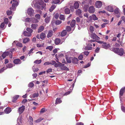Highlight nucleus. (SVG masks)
Here are the masks:
<instances>
[{
	"label": "nucleus",
	"mask_w": 125,
	"mask_h": 125,
	"mask_svg": "<svg viewBox=\"0 0 125 125\" xmlns=\"http://www.w3.org/2000/svg\"><path fill=\"white\" fill-rule=\"evenodd\" d=\"M29 120L30 121V124L31 125H32L33 124V119L32 118L31 116H30L29 118Z\"/></svg>",
	"instance_id": "obj_30"
},
{
	"label": "nucleus",
	"mask_w": 125,
	"mask_h": 125,
	"mask_svg": "<svg viewBox=\"0 0 125 125\" xmlns=\"http://www.w3.org/2000/svg\"><path fill=\"white\" fill-rule=\"evenodd\" d=\"M5 26L4 23V22L2 23L0 25V28L1 29H3Z\"/></svg>",
	"instance_id": "obj_57"
},
{
	"label": "nucleus",
	"mask_w": 125,
	"mask_h": 125,
	"mask_svg": "<svg viewBox=\"0 0 125 125\" xmlns=\"http://www.w3.org/2000/svg\"><path fill=\"white\" fill-rule=\"evenodd\" d=\"M90 31L91 33H93L94 31V27L92 26H90Z\"/></svg>",
	"instance_id": "obj_33"
},
{
	"label": "nucleus",
	"mask_w": 125,
	"mask_h": 125,
	"mask_svg": "<svg viewBox=\"0 0 125 125\" xmlns=\"http://www.w3.org/2000/svg\"><path fill=\"white\" fill-rule=\"evenodd\" d=\"M19 96L18 95H16L14 96L12 98V102L13 103H16V101L19 98Z\"/></svg>",
	"instance_id": "obj_14"
},
{
	"label": "nucleus",
	"mask_w": 125,
	"mask_h": 125,
	"mask_svg": "<svg viewBox=\"0 0 125 125\" xmlns=\"http://www.w3.org/2000/svg\"><path fill=\"white\" fill-rule=\"evenodd\" d=\"M46 37V35L44 33L42 32L40 35V38L42 40H43Z\"/></svg>",
	"instance_id": "obj_20"
},
{
	"label": "nucleus",
	"mask_w": 125,
	"mask_h": 125,
	"mask_svg": "<svg viewBox=\"0 0 125 125\" xmlns=\"http://www.w3.org/2000/svg\"><path fill=\"white\" fill-rule=\"evenodd\" d=\"M53 31L52 30H50L48 32L47 37L48 38L51 37L53 35Z\"/></svg>",
	"instance_id": "obj_8"
},
{
	"label": "nucleus",
	"mask_w": 125,
	"mask_h": 125,
	"mask_svg": "<svg viewBox=\"0 0 125 125\" xmlns=\"http://www.w3.org/2000/svg\"><path fill=\"white\" fill-rule=\"evenodd\" d=\"M25 21L26 22H31V18H27L25 20Z\"/></svg>",
	"instance_id": "obj_40"
},
{
	"label": "nucleus",
	"mask_w": 125,
	"mask_h": 125,
	"mask_svg": "<svg viewBox=\"0 0 125 125\" xmlns=\"http://www.w3.org/2000/svg\"><path fill=\"white\" fill-rule=\"evenodd\" d=\"M93 39L96 40H99L100 39V38L95 34H93Z\"/></svg>",
	"instance_id": "obj_31"
},
{
	"label": "nucleus",
	"mask_w": 125,
	"mask_h": 125,
	"mask_svg": "<svg viewBox=\"0 0 125 125\" xmlns=\"http://www.w3.org/2000/svg\"><path fill=\"white\" fill-rule=\"evenodd\" d=\"M75 21L74 20H73L70 23V25L72 27H73L75 25Z\"/></svg>",
	"instance_id": "obj_28"
},
{
	"label": "nucleus",
	"mask_w": 125,
	"mask_h": 125,
	"mask_svg": "<svg viewBox=\"0 0 125 125\" xmlns=\"http://www.w3.org/2000/svg\"><path fill=\"white\" fill-rule=\"evenodd\" d=\"M39 21L38 19L34 18H31V22L33 23H37Z\"/></svg>",
	"instance_id": "obj_25"
},
{
	"label": "nucleus",
	"mask_w": 125,
	"mask_h": 125,
	"mask_svg": "<svg viewBox=\"0 0 125 125\" xmlns=\"http://www.w3.org/2000/svg\"><path fill=\"white\" fill-rule=\"evenodd\" d=\"M64 11L65 14H70V12L69 9L67 7L64 8Z\"/></svg>",
	"instance_id": "obj_18"
},
{
	"label": "nucleus",
	"mask_w": 125,
	"mask_h": 125,
	"mask_svg": "<svg viewBox=\"0 0 125 125\" xmlns=\"http://www.w3.org/2000/svg\"><path fill=\"white\" fill-rule=\"evenodd\" d=\"M40 14H37L35 15V18H36L37 19L39 20L40 18Z\"/></svg>",
	"instance_id": "obj_52"
},
{
	"label": "nucleus",
	"mask_w": 125,
	"mask_h": 125,
	"mask_svg": "<svg viewBox=\"0 0 125 125\" xmlns=\"http://www.w3.org/2000/svg\"><path fill=\"white\" fill-rule=\"evenodd\" d=\"M27 102V100L26 99H24L21 102L23 104H24L25 103Z\"/></svg>",
	"instance_id": "obj_59"
},
{
	"label": "nucleus",
	"mask_w": 125,
	"mask_h": 125,
	"mask_svg": "<svg viewBox=\"0 0 125 125\" xmlns=\"http://www.w3.org/2000/svg\"><path fill=\"white\" fill-rule=\"evenodd\" d=\"M121 110L123 112H125V107L122 106L121 107Z\"/></svg>",
	"instance_id": "obj_63"
},
{
	"label": "nucleus",
	"mask_w": 125,
	"mask_h": 125,
	"mask_svg": "<svg viewBox=\"0 0 125 125\" xmlns=\"http://www.w3.org/2000/svg\"><path fill=\"white\" fill-rule=\"evenodd\" d=\"M50 62V64H51L52 65H53L55 63V61L54 60H52L51 62Z\"/></svg>",
	"instance_id": "obj_58"
},
{
	"label": "nucleus",
	"mask_w": 125,
	"mask_h": 125,
	"mask_svg": "<svg viewBox=\"0 0 125 125\" xmlns=\"http://www.w3.org/2000/svg\"><path fill=\"white\" fill-rule=\"evenodd\" d=\"M67 33L66 31L65 30H64L61 32L60 36L61 37H63L66 35Z\"/></svg>",
	"instance_id": "obj_26"
},
{
	"label": "nucleus",
	"mask_w": 125,
	"mask_h": 125,
	"mask_svg": "<svg viewBox=\"0 0 125 125\" xmlns=\"http://www.w3.org/2000/svg\"><path fill=\"white\" fill-rule=\"evenodd\" d=\"M51 16L50 15H48L47 17L45 19V22L46 23H48L50 21L51 18Z\"/></svg>",
	"instance_id": "obj_17"
},
{
	"label": "nucleus",
	"mask_w": 125,
	"mask_h": 125,
	"mask_svg": "<svg viewBox=\"0 0 125 125\" xmlns=\"http://www.w3.org/2000/svg\"><path fill=\"white\" fill-rule=\"evenodd\" d=\"M76 14L78 15H80V14L82 13V11L80 9H79L76 10Z\"/></svg>",
	"instance_id": "obj_32"
},
{
	"label": "nucleus",
	"mask_w": 125,
	"mask_h": 125,
	"mask_svg": "<svg viewBox=\"0 0 125 125\" xmlns=\"http://www.w3.org/2000/svg\"><path fill=\"white\" fill-rule=\"evenodd\" d=\"M62 22L60 20H57L55 22V23L56 25H58L60 24Z\"/></svg>",
	"instance_id": "obj_50"
},
{
	"label": "nucleus",
	"mask_w": 125,
	"mask_h": 125,
	"mask_svg": "<svg viewBox=\"0 0 125 125\" xmlns=\"http://www.w3.org/2000/svg\"><path fill=\"white\" fill-rule=\"evenodd\" d=\"M25 109V106L24 105H22L18 109V112L20 114H21L24 111Z\"/></svg>",
	"instance_id": "obj_4"
},
{
	"label": "nucleus",
	"mask_w": 125,
	"mask_h": 125,
	"mask_svg": "<svg viewBox=\"0 0 125 125\" xmlns=\"http://www.w3.org/2000/svg\"><path fill=\"white\" fill-rule=\"evenodd\" d=\"M14 2L12 5V8L13 10H14L15 9V8L18 5V1L16 0H12Z\"/></svg>",
	"instance_id": "obj_3"
},
{
	"label": "nucleus",
	"mask_w": 125,
	"mask_h": 125,
	"mask_svg": "<svg viewBox=\"0 0 125 125\" xmlns=\"http://www.w3.org/2000/svg\"><path fill=\"white\" fill-rule=\"evenodd\" d=\"M38 25L37 24H32L31 26V28L33 29H35Z\"/></svg>",
	"instance_id": "obj_27"
},
{
	"label": "nucleus",
	"mask_w": 125,
	"mask_h": 125,
	"mask_svg": "<svg viewBox=\"0 0 125 125\" xmlns=\"http://www.w3.org/2000/svg\"><path fill=\"white\" fill-rule=\"evenodd\" d=\"M45 108H43L40 111L41 113H43L45 112Z\"/></svg>",
	"instance_id": "obj_62"
},
{
	"label": "nucleus",
	"mask_w": 125,
	"mask_h": 125,
	"mask_svg": "<svg viewBox=\"0 0 125 125\" xmlns=\"http://www.w3.org/2000/svg\"><path fill=\"white\" fill-rule=\"evenodd\" d=\"M62 42H61L60 39L59 38H56L54 40V43L56 45L61 44Z\"/></svg>",
	"instance_id": "obj_5"
},
{
	"label": "nucleus",
	"mask_w": 125,
	"mask_h": 125,
	"mask_svg": "<svg viewBox=\"0 0 125 125\" xmlns=\"http://www.w3.org/2000/svg\"><path fill=\"white\" fill-rule=\"evenodd\" d=\"M119 10L118 8H116L114 12L116 14H120V13L119 12Z\"/></svg>",
	"instance_id": "obj_37"
},
{
	"label": "nucleus",
	"mask_w": 125,
	"mask_h": 125,
	"mask_svg": "<svg viewBox=\"0 0 125 125\" xmlns=\"http://www.w3.org/2000/svg\"><path fill=\"white\" fill-rule=\"evenodd\" d=\"M9 54V52H5L2 55V57L3 59L5 58Z\"/></svg>",
	"instance_id": "obj_16"
},
{
	"label": "nucleus",
	"mask_w": 125,
	"mask_h": 125,
	"mask_svg": "<svg viewBox=\"0 0 125 125\" xmlns=\"http://www.w3.org/2000/svg\"><path fill=\"white\" fill-rule=\"evenodd\" d=\"M66 30L67 31H70L71 30V28L70 26H67L66 27Z\"/></svg>",
	"instance_id": "obj_44"
},
{
	"label": "nucleus",
	"mask_w": 125,
	"mask_h": 125,
	"mask_svg": "<svg viewBox=\"0 0 125 125\" xmlns=\"http://www.w3.org/2000/svg\"><path fill=\"white\" fill-rule=\"evenodd\" d=\"M92 47H89L88 46H87L85 47L84 49L85 50H92Z\"/></svg>",
	"instance_id": "obj_35"
},
{
	"label": "nucleus",
	"mask_w": 125,
	"mask_h": 125,
	"mask_svg": "<svg viewBox=\"0 0 125 125\" xmlns=\"http://www.w3.org/2000/svg\"><path fill=\"white\" fill-rule=\"evenodd\" d=\"M8 20L7 18H5L4 19V23L7 24L8 22Z\"/></svg>",
	"instance_id": "obj_48"
},
{
	"label": "nucleus",
	"mask_w": 125,
	"mask_h": 125,
	"mask_svg": "<svg viewBox=\"0 0 125 125\" xmlns=\"http://www.w3.org/2000/svg\"><path fill=\"white\" fill-rule=\"evenodd\" d=\"M95 6L96 8H100L102 6V2L101 1H97L95 4Z\"/></svg>",
	"instance_id": "obj_12"
},
{
	"label": "nucleus",
	"mask_w": 125,
	"mask_h": 125,
	"mask_svg": "<svg viewBox=\"0 0 125 125\" xmlns=\"http://www.w3.org/2000/svg\"><path fill=\"white\" fill-rule=\"evenodd\" d=\"M78 59L75 57H74L72 60V62L74 63L77 64L78 63Z\"/></svg>",
	"instance_id": "obj_24"
},
{
	"label": "nucleus",
	"mask_w": 125,
	"mask_h": 125,
	"mask_svg": "<svg viewBox=\"0 0 125 125\" xmlns=\"http://www.w3.org/2000/svg\"><path fill=\"white\" fill-rule=\"evenodd\" d=\"M114 51L121 56L124 53V50L122 48L120 49L117 48H114Z\"/></svg>",
	"instance_id": "obj_1"
},
{
	"label": "nucleus",
	"mask_w": 125,
	"mask_h": 125,
	"mask_svg": "<svg viewBox=\"0 0 125 125\" xmlns=\"http://www.w3.org/2000/svg\"><path fill=\"white\" fill-rule=\"evenodd\" d=\"M76 125H84V124L82 122L77 123L76 124Z\"/></svg>",
	"instance_id": "obj_64"
},
{
	"label": "nucleus",
	"mask_w": 125,
	"mask_h": 125,
	"mask_svg": "<svg viewBox=\"0 0 125 125\" xmlns=\"http://www.w3.org/2000/svg\"><path fill=\"white\" fill-rule=\"evenodd\" d=\"M59 15L58 13H56L54 15V17L56 19H57L59 17Z\"/></svg>",
	"instance_id": "obj_54"
},
{
	"label": "nucleus",
	"mask_w": 125,
	"mask_h": 125,
	"mask_svg": "<svg viewBox=\"0 0 125 125\" xmlns=\"http://www.w3.org/2000/svg\"><path fill=\"white\" fill-rule=\"evenodd\" d=\"M6 13L7 15H10L12 14V12L11 11L9 10L7 11Z\"/></svg>",
	"instance_id": "obj_47"
},
{
	"label": "nucleus",
	"mask_w": 125,
	"mask_h": 125,
	"mask_svg": "<svg viewBox=\"0 0 125 125\" xmlns=\"http://www.w3.org/2000/svg\"><path fill=\"white\" fill-rule=\"evenodd\" d=\"M11 111V108L10 107H7L4 110V111L5 113L8 114L10 113Z\"/></svg>",
	"instance_id": "obj_15"
},
{
	"label": "nucleus",
	"mask_w": 125,
	"mask_h": 125,
	"mask_svg": "<svg viewBox=\"0 0 125 125\" xmlns=\"http://www.w3.org/2000/svg\"><path fill=\"white\" fill-rule=\"evenodd\" d=\"M110 46V45L109 44H106V43L103 42H102V47L105 49H107L109 48Z\"/></svg>",
	"instance_id": "obj_9"
},
{
	"label": "nucleus",
	"mask_w": 125,
	"mask_h": 125,
	"mask_svg": "<svg viewBox=\"0 0 125 125\" xmlns=\"http://www.w3.org/2000/svg\"><path fill=\"white\" fill-rule=\"evenodd\" d=\"M26 30L30 33H31L33 31L32 29L29 28H27L26 29Z\"/></svg>",
	"instance_id": "obj_36"
},
{
	"label": "nucleus",
	"mask_w": 125,
	"mask_h": 125,
	"mask_svg": "<svg viewBox=\"0 0 125 125\" xmlns=\"http://www.w3.org/2000/svg\"><path fill=\"white\" fill-rule=\"evenodd\" d=\"M13 63L16 64H20L21 62L19 59H14L13 61Z\"/></svg>",
	"instance_id": "obj_10"
},
{
	"label": "nucleus",
	"mask_w": 125,
	"mask_h": 125,
	"mask_svg": "<svg viewBox=\"0 0 125 125\" xmlns=\"http://www.w3.org/2000/svg\"><path fill=\"white\" fill-rule=\"evenodd\" d=\"M90 18L91 20H96L98 19V18L96 15L94 14H92L91 16H90Z\"/></svg>",
	"instance_id": "obj_19"
},
{
	"label": "nucleus",
	"mask_w": 125,
	"mask_h": 125,
	"mask_svg": "<svg viewBox=\"0 0 125 125\" xmlns=\"http://www.w3.org/2000/svg\"><path fill=\"white\" fill-rule=\"evenodd\" d=\"M105 8L108 11L111 12H112L114 11L113 7L111 5H109L106 7Z\"/></svg>",
	"instance_id": "obj_6"
},
{
	"label": "nucleus",
	"mask_w": 125,
	"mask_h": 125,
	"mask_svg": "<svg viewBox=\"0 0 125 125\" xmlns=\"http://www.w3.org/2000/svg\"><path fill=\"white\" fill-rule=\"evenodd\" d=\"M40 6H38V8L42 10L45 7L46 4L44 3L43 1L42 0H40L39 2Z\"/></svg>",
	"instance_id": "obj_2"
},
{
	"label": "nucleus",
	"mask_w": 125,
	"mask_h": 125,
	"mask_svg": "<svg viewBox=\"0 0 125 125\" xmlns=\"http://www.w3.org/2000/svg\"><path fill=\"white\" fill-rule=\"evenodd\" d=\"M13 65L11 63H9L7 65L6 68V69L8 68H10L12 67Z\"/></svg>",
	"instance_id": "obj_38"
},
{
	"label": "nucleus",
	"mask_w": 125,
	"mask_h": 125,
	"mask_svg": "<svg viewBox=\"0 0 125 125\" xmlns=\"http://www.w3.org/2000/svg\"><path fill=\"white\" fill-rule=\"evenodd\" d=\"M30 40L29 38L28 37H26L23 39V42L24 43H26L28 42Z\"/></svg>",
	"instance_id": "obj_22"
},
{
	"label": "nucleus",
	"mask_w": 125,
	"mask_h": 125,
	"mask_svg": "<svg viewBox=\"0 0 125 125\" xmlns=\"http://www.w3.org/2000/svg\"><path fill=\"white\" fill-rule=\"evenodd\" d=\"M27 12L29 15L31 16L34 13V10L31 8H29L28 9Z\"/></svg>",
	"instance_id": "obj_7"
},
{
	"label": "nucleus",
	"mask_w": 125,
	"mask_h": 125,
	"mask_svg": "<svg viewBox=\"0 0 125 125\" xmlns=\"http://www.w3.org/2000/svg\"><path fill=\"white\" fill-rule=\"evenodd\" d=\"M88 10L90 13H93L95 11V9L93 6H91L89 8Z\"/></svg>",
	"instance_id": "obj_11"
},
{
	"label": "nucleus",
	"mask_w": 125,
	"mask_h": 125,
	"mask_svg": "<svg viewBox=\"0 0 125 125\" xmlns=\"http://www.w3.org/2000/svg\"><path fill=\"white\" fill-rule=\"evenodd\" d=\"M34 85V84L32 83H30L28 85V86L30 87H32Z\"/></svg>",
	"instance_id": "obj_55"
},
{
	"label": "nucleus",
	"mask_w": 125,
	"mask_h": 125,
	"mask_svg": "<svg viewBox=\"0 0 125 125\" xmlns=\"http://www.w3.org/2000/svg\"><path fill=\"white\" fill-rule=\"evenodd\" d=\"M23 34L24 36L26 37H30L31 35V33L26 31H23Z\"/></svg>",
	"instance_id": "obj_13"
},
{
	"label": "nucleus",
	"mask_w": 125,
	"mask_h": 125,
	"mask_svg": "<svg viewBox=\"0 0 125 125\" xmlns=\"http://www.w3.org/2000/svg\"><path fill=\"white\" fill-rule=\"evenodd\" d=\"M60 19L62 20H64L65 19L64 16L63 15H61L59 16Z\"/></svg>",
	"instance_id": "obj_45"
},
{
	"label": "nucleus",
	"mask_w": 125,
	"mask_h": 125,
	"mask_svg": "<svg viewBox=\"0 0 125 125\" xmlns=\"http://www.w3.org/2000/svg\"><path fill=\"white\" fill-rule=\"evenodd\" d=\"M53 48V46H49L47 47L46 49H49L50 51H51L52 50Z\"/></svg>",
	"instance_id": "obj_43"
},
{
	"label": "nucleus",
	"mask_w": 125,
	"mask_h": 125,
	"mask_svg": "<svg viewBox=\"0 0 125 125\" xmlns=\"http://www.w3.org/2000/svg\"><path fill=\"white\" fill-rule=\"evenodd\" d=\"M125 89V87H123L121 89L119 93L120 95V96H122L123 95Z\"/></svg>",
	"instance_id": "obj_23"
},
{
	"label": "nucleus",
	"mask_w": 125,
	"mask_h": 125,
	"mask_svg": "<svg viewBox=\"0 0 125 125\" xmlns=\"http://www.w3.org/2000/svg\"><path fill=\"white\" fill-rule=\"evenodd\" d=\"M44 29V27L42 26H40L38 28V32L40 33L43 31Z\"/></svg>",
	"instance_id": "obj_21"
},
{
	"label": "nucleus",
	"mask_w": 125,
	"mask_h": 125,
	"mask_svg": "<svg viewBox=\"0 0 125 125\" xmlns=\"http://www.w3.org/2000/svg\"><path fill=\"white\" fill-rule=\"evenodd\" d=\"M43 120L42 118H40L39 119H38L36 120L35 121V122L36 123H39L41 121V120Z\"/></svg>",
	"instance_id": "obj_49"
},
{
	"label": "nucleus",
	"mask_w": 125,
	"mask_h": 125,
	"mask_svg": "<svg viewBox=\"0 0 125 125\" xmlns=\"http://www.w3.org/2000/svg\"><path fill=\"white\" fill-rule=\"evenodd\" d=\"M60 2L59 0H55L53 1V3L54 4H57L59 3Z\"/></svg>",
	"instance_id": "obj_51"
},
{
	"label": "nucleus",
	"mask_w": 125,
	"mask_h": 125,
	"mask_svg": "<svg viewBox=\"0 0 125 125\" xmlns=\"http://www.w3.org/2000/svg\"><path fill=\"white\" fill-rule=\"evenodd\" d=\"M79 6V4L77 2H75L74 4V7L75 9H77Z\"/></svg>",
	"instance_id": "obj_29"
},
{
	"label": "nucleus",
	"mask_w": 125,
	"mask_h": 125,
	"mask_svg": "<svg viewBox=\"0 0 125 125\" xmlns=\"http://www.w3.org/2000/svg\"><path fill=\"white\" fill-rule=\"evenodd\" d=\"M83 53L86 56H88L89 54V52L88 51H85L83 52Z\"/></svg>",
	"instance_id": "obj_61"
},
{
	"label": "nucleus",
	"mask_w": 125,
	"mask_h": 125,
	"mask_svg": "<svg viewBox=\"0 0 125 125\" xmlns=\"http://www.w3.org/2000/svg\"><path fill=\"white\" fill-rule=\"evenodd\" d=\"M52 69L51 68H50L49 69H48L47 71L46 72L47 73H48L50 72H52Z\"/></svg>",
	"instance_id": "obj_60"
},
{
	"label": "nucleus",
	"mask_w": 125,
	"mask_h": 125,
	"mask_svg": "<svg viewBox=\"0 0 125 125\" xmlns=\"http://www.w3.org/2000/svg\"><path fill=\"white\" fill-rule=\"evenodd\" d=\"M83 57V55H79L78 57V58L79 60H82Z\"/></svg>",
	"instance_id": "obj_56"
},
{
	"label": "nucleus",
	"mask_w": 125,
	"mask_h": 125,
	"mask_svg": "<svg viewBox=\"0 0 125 125\" xmlns=\"http://www.w3.org/2000/svg\"><path fill=\"white\" fill-rule=\"evenodd\" d=\"M62 101L61 100L60 98H57L56 101V103L57 104H59L61 103L62 102Z\"/></svg>",
	"instance_id": "obj_42"
},
{
	"label": "nucleus",
	"mask_w": 125,
	"mask_h": 125,
	"mask_svg": "<svg viewBox=\"0 0 125 125\" xmlns=\"http://www.w3.org/2000/svg\"><path fill=\"white\" fill-rule=\"evenodd\" d=\"M39 95L38 93V92L37 93H34L32 95V97L33 98H35V97H37Z\"/></svg>",
	"instance_id": "obj_46"
},
{
	"label": "nucleus",
	"mask_w": 125,
	"mask_h": 125,
	"mask_svg": "<svg viewBox=\"0 0 125 125\" xmlns=\"http://www.w3.org/2000/svg\"><path fill=\"white\" fill-rule=\"evenodd\" d=\"M62 70H69V68L65 66H63L62 67Z\"/></svg>",
	"instance_id": "obj_53"
},
{
	"label": "nucleus",
	"mask_w": 125,
	"mask_h": 125,
	"mask_svg": "<svg viewBox=\"0 0 125 125\" xmlns=\"http://www.w3.org/2000/svg\"><path fill=\"white\" fill-rule=\"evenodd\" d=\"M56 7V6L54 5H52L51 7L49 9V11L50 12H51L53 11V10Z\"/></svg>",
	"instance_id": "obj_34"
},
{
	"label": "nucleus",
	"mask_w": 125,
	"mask_h": 125,
	"mask_svg": "<svg viewBox=\"0 0 125 125\" xmlns=\"http://www.w3.org/2000/svg\"><path fill=\"white\" fill-rule=\"evenodd\" d=\"M16 46L20 47H22L23 46L22 43L20 42H18L17 43H16Z\"/></svg>",
	"instance_id": "obj_39"
},
{
	"label": "nucleus",
	"mask_w": 125,
	"mask_h": 125,
	"mask_svg": "<svg viewBox=\"0 0 125 125\" xmlns=\"http://www.w3.org/2000/svg\"><path fill=\"white\" fill-rule=\"evenodd\" d=\"M41 61H42L41 60H37L35 61L34 62V63H36V64H39L41 63Z\"/></svg>",
	"instance_id": "obj_41"
}]
</instances>
